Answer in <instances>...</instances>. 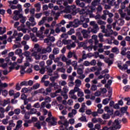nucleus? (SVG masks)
<instances>
[{"label":"nucleus","mask_w":130,"mask_h":130,"mask_svg":"<svg viewBox=\"0 0 130 130\" xmlns=\"http://www.w3.org/2000/svg\"><path fill=\"white\" fill-rule=\"evenodd\" d=\"M48 117L46 119V121L48 122V125L49 126H52L54 125H56L57 124V122H56V118L54 117H51L52 116V114L51 112H49L48 114Z\"/></svg>","instance_id":"obj_1"},{"label":"nucleus","mask_w":130,"mask_h":130,"mask_svg":"<svg viewBox=\"0 0 130 130\" xmlns=\"http://www.w3.org/2000/svg\"><path fill=\"white\" fill-rule=\"evenodd\" d=\"M89 25H90V26H92L93 28H88L89 30L91 31L92 34H96V33L98 32V30H99V26H98V24H97L95 21H91Z\"/></svg>","instance_id":"obj_2"},{"label":"nucleus","mask_w":130,"mask_h":130,"mask_svg":"<svg viewBox=\"0 0 130 130\" xmlns=\"http://www.w3.org/2000/svg\"><path fill=\"white\" fill-rule=\"evenodd\" d=\"M112 126H111V127H113V128L116 129H119L120 128H121V125L119 124V121H118V119H115L112 123Z\"/></svg>","instance_id":"obj_3"},{"label":"nucleus","mask_w":130,"mask_h":130,"mask_svg":"<svg viewBox=\"0 0 130 130\" xmlns=\"http://www.w3.org/2000/svg\"><path fill=\"white\" fill-rule=\"evenodd\" d=\"M51 90H52L51 87H49L47 88L46 89V91H45V90H44V88H41L39 89L40 93H42V94H43L44 96H46L48 95V93H50V92H51Z\"/></svg>","instance_id":"obj_4"},{"label":"nucleus","mask_w":130,"mask_h":130,"mask_svg":"<svg viewBox=\"0 0 130 130\" xmlns=\"http://www.w3.org/2000/svg\"><path fill=\"white\" fill-rule=\"evenodd\" d=\"M81 33H82V35L83 36V38L85 39H88L89 38V34L90 33H92L91 30L88 28V30L86 29H83L81 30Z\"/></svg>","instance_id":"obj_5"},{"label":"nucleus","mask_w":130,"mask_h":130,"mask_svg":"<svg viewBox=\"0 0 130 130\" xmlns=\"http://www.w3.org/2000/svg\"><path fill=\"white\" fill-rule=\"evenodd\" d=\"M70 124V123L68 120H65L64 121V123H63V125H60L59 129L60 130H66L67 127H69V125Z\"/></svg>","instance_id":"obj_6"},{"label":"nucleus","mask_w":130,"mask_h":130,"mask_svg":"<svg viewBox=\"0 0 130 130\" xmlns=\"http://www.w3.org/2000/svg\"><path fill=\"white\" fill-rule=\"evenodd\" d=\"M28 20L30 22H31V23H32L31 24V27H34V26H35V25H36V22H35V18H34V15H31V16Z\"/></svg>","instance_id":"obj_7"},{"label":"nucleus","mask_w":130,"mask_h":130,"mask_svg":"<svg viewBox=\"0 0 130 130\" xmlns=\"http://www.w3.org/2000/svg\"><path fill=\"white\" fill-rule=\"evenodd\" d=\"M73 23V27L74 28H77V27H79V25H81L82 24L79 19H75Z\"/></svg>","instance_id":"obj_8"},{"label":"nucleus","mask_w":130,"mask_h":130,"mask_svg":"<svg viewBox=\"0 0 130 130\" xmlns=\"http://www.w3.org/2000/svg\"><path fill=\"white\" fill-rule=\"evenodd\" d=\"M76 5L78 6V7H80V8H84L85 7V3L83 2H81L80 0H76L75 1Z\"/></svg>","instance_id":"obj_9"},{"label":"nucleus","mask_w":130,"mask_h":130,"mask_svg":"<svg viewBox=\"0 0 130 130\" xmlns=\"http://www.w3.org/2000/svg\"><path fill=\"white\" fill-rule=\"evenodd\" d=\"M111 97V95H110L109 96V98H106L104 100H103V104L104 105H106L107 104H108V103L109 101H110V98Z\"/></svg>","instance_id":"obj_10"},{"label":"nucleus","mask_w":130,"mask_h":130,"mask_svg":"<svg viewBox=\"0 0 130 130\" xmlns=\"http://www.w3.org/2000/svg\"><path fill=\"white\" fill-rule=\"evenodd\" d=\"M47 20V17H44L42 18V19L38 23L39 26H41V25H43L44 23H45V21Z\"/></svg>","instance_id":"obj_11"},{"label":"nucleus","mask_w":130,"mask_h":130,"mask_svg":"<svg viewBox=\"0 0 130 130\" xmlns=\"http://www.w3.org/2000/svg\"><path fill=\"white\" fill-rule=\"evenodd\" d=\"M78 120H81V121H82L83 122H88V120H87V118L86 117V116H84L83 115H82V116L78 119Z\"/></svg>","instance_id":"obj_12"},{"label":"nucleus","mask_w":130,"mask_h":130,"mask_svg":"<svg viewBox=\"0 0 130 130\" xmlns=\"http://www.w3.org/2000/svg\"><path fill=\"white\" fill-rule=\"evenodd\" d=\"M17 124L16 125V128H21L22 127V124L23 123V121L21 120H19L17 122Z\"/></svg>","instance_id":"obj_13"},{"label":"nucleus","mask_w":130,"mask_h":130,"mask_svg":"<svg viewBox=\"0 0 130 130\" xmlns=\"http://www.w3.org/2000/svg\"><path fill=\"white\" fill-rule=\"evenodd\" d=\"M39 87H40V84H39V83H36L30 88V90L31 91H32V90H36L38 89Z\"/></svg>","instance_id":"obj_14"},{"label":"nucleus","mask_w":130,"mask_h":130,"mask_svg":"<svg viewBox=\"0 0 130 130\" xmlns=\"http://www.w3.org/2000/svg\"><path fill=\"white\" fill-rule=\"evenodd\" d=\"M100 2H101V0H93L91 3V5L92 6H94L95 7V6H97V5H99V4L100 3Z\"/></svg>","instance_id":"obj_15"},{"label":"nucleus","mask_w":130,"mask_h":130,"mask_svg":"<svg viewBox=\"0 0 130 130\" xmlns=\"http://www.w3.org/2000/svg\"><path fill=\"white\" fill-rule=\"evenodd\" d=\"M53 53L55 55H56V54H58V53H59V49L58 48H54L53 49Z\"/></svg>","instance_id":"obj_16"},{"label":"nucleus","mask_w":130,"mask_h":130,"mask_svg":"<svg viewBox=\"0 0 130 130\" xmlns=\"http://www.w3.org/2000/svg\"><path fill=\"white\" fill-rule=\"evenodd\" d=\"M22 93H27V92H31V89H28L26 87H24L21 90Z\"/></svg>","instance_id":"obj_17"},{"label":"nucleus","mask_w":130,"mask_h":130,"mask_svg":"<svg viewBox=\"0 0 130 130\" xmlns=\"http://www.w3.org/2000/svg\"><path fill=\"white\" fill-rule=\"evenodd\" d=\"M2 29H3V28L2 27H0V35H3V34H5L6 32H7V29L6 27L3 28V30H2Z\"/></svg>","instance_id":"obj_18"},{"label":"nucleus","mask_w":130,"mask_h":130,"mask_svg":"<svg viewBox=\"0 0 130 130\" xmlns=\"http://www.w3.org/2000/svg\"><path fill=\"white\" fill-rule=\"evenodd\" d=\"M18 1L14 0L13 1H8V3L10 4V6H12V5H17L18 4Z\"/></svg>","instance_id":"obj_19"},{"label":"nucleus","mask_w":130,"mask_h":130,"mask_svg":"<svg viewBox=\"0 0 130 130\" xmlns=\"http://www.w3.org/2000/svg\"><path fill=\"white\" fill-rule=\"evenodd\" d=\"M127 108H128L127 106L121 108V112L122 113H125V111L127 110Z\"/></svg>","instance_id":"obj_20"},{"label":"nucleus","mask_w":130,"mask_h":130,"mask_svg":"<svg viewBox=\"0 0 130 130\" xmlns=\"http://www.w3.org/2000/svg\"><path fill=\"white\" fill-rule=\"evenodd\" d=\"M30 112H27L26 113H25L24 115V118L25 119H29V118H30Z\"/></svg>","instance_id":"obj_21"},{"label":"nucleus","mask_w":130,"mask_h":130,"mask_svg":"<svg viewBox=\"0 0 130 130\" xmlns=\"http://www.w3.org/2000/svg\"><path fill=\"white\" fill-rule=\"evenodd\" d=\"M75 33V29L74 28H71V29L68 31L67 34L68 35H72Z\"/></svg>","instance_id":"obj_22"},{"label":"nucleus","mask_w":130,"mask_h":130,"mask_svg":"<svg viewBox=\"0 0 130 130\" xmlns=\"http://www.w3.org/2000/svg\"><path fill=\"white\" fill-rule=\"evenodd\" d=\"M83 69L81 68H78L77 69V74L78 75H83Z\"/></svg>","instance_id":"obj_23"},{"label":"nucleus","mask_w":130,"mask_h":130,"mask_svg":"<svg viewBox=\"0 0 130 130\" xmlns=\"http://www.w3.org/2000/svg\"><path fill=\"white\" fill-rule=\"evenodd\" d=\"M103 119H109V118H110V116L107 114H105L103 115Z\"/></svg>","instance_id":"obj_24"},{"label":"nucleus","mask_w":130,"mask_h":130,"mask_svg":"<svg viewBox=\"0 0 130 130\" xmlns=\"http://www.w3.org/2000/svg\"><path fill=\"white\" fill-rule=\"evenodd\" d=\"M57 46L58 47H61L62 46V42H61V40H58L57 42Z\"/></svg>","instance_id":"obj_25"},{"label":"nucleus","mask_w":130,"mask_h":130,"mask_svg":"<svg viewBox=\"0 0 130 130\" xmlns=\"http://www.w3.org/2000/svg\"><path fill=\"white\" fill-rule=\"evenodd\" d=\"M126 48H124L123 50H122L121 52V54L122 55H126Z\"/></svg>","instance_id":"obj_26"},{"label":"nucleus","mask_w":130,"mask_h":130,"mask_svg":"<svg viewBox=\"0 0 130 130\" xmlns=\"http://www.w3.org/2000/svg\"><path fill=\"white\" fill-rule=\"evenodd\" d=\"M8 94H9V92H8V90L6 89L3 90L2 95H3L4 96L7 97Z\"/></svg>","instance_id":"obj_27"},{"label":"nucleus","mask_w":130,"mask_h":130,"mask_svg":"<svg viewBox=\"0 0 130 130\" xmlns=\"http://www.w3.org/2000/svg\"><path fill=\"white\" fill-rule=\"evenodd\" d=\"M15 89L17 91H20L21 90V85L19 83H16Z\"/></svg>","instance_id":"obj_28"},{"label":"nucleus","mask_w":130,"mask_h":130,"mask_svg":"<svg viewBox=\"0 0 130 130\" xmlns=\"http://www.w3.org/2000/svg\"><path fill=\"white\" fill-rule=\"evenodd\" d=\"M48 38L50 41H51L52 42H54V41H55V38L54 37H50V35H49L48 36Z\"/></svg>","instance_id":"obj_29"},{"label":"nucleus","mask_w":130,"mask_h":130,"mask_svg":"<svg viewBox=\"0 0 130 130\" xmlns=\"http://www.w3.org/2000/svg\"><path fill=\"white\" fill-rule=\"evenodd\" d=\"M9 96H14V95L15 94V91H14V90L13 89H11L9 90Z\"/></svg>","instance_id":"obj_30"},{"label":"nucleus","mask_w":130,"mask_h":130,"mask_svg":"<svg viewBox=\"0 0 130 130\" xmlns=\"http://www.w3.org/2000/svg\"><path fill=\"white\" fill-rule=\"evenodd\" d=\"M7 87H8V84L6 83L0 84V88L1 89L2 88H7Z\"/></svg>","instance_id":"obj_31"},{"label":"nucleus","mask_w":130,"mask_h":130,"mask_svg":"<svg viewBox=\"0 0 130 130\" xmlns=\"http://www.w3.org/2000/svg\"><path fill=\"white\" fill-rule=\"evenodd\" d=\"M98 24L99 25H106V22H105V21H103L101 20H99L98 21Z\"/></svg>","instance_id":"obj_32"},{"label":"nucleus","mask_w":130,"mask_h":130,"mask_svg":"<svg viewBox=\"0 0 130 130\" xmlns=\"http://www.w3.org/2000/svg\"><path fill=\"white\" fill-rule=\"evenodd\" d=\"M9 125L11 127H14L15 126V125H16V124H15L14 123V121L13 120H10L9 121Z\"/></svg>","instance_id":"obj_33"},{"label":"nucleus","mask_w":130,"mask_h":130,"mask_svg":"<svg viewBox=\"0 0 130 130\" xmlns=\"http://www.w3.org/2000/svg\"><path fill=\"white\" fill-rule=\"evenodd\" d=\"M71 27H74V23L73 22H69V24L66 26V28H71Z\"/></svg>","instance_id":"obj_34"},{"label":"nucleus","mask_w":130,"mask_h":130,"mask_svg":"<svg viewBox=\"0 0 130 130\" xmlns=\"http://www.w3.org/2000/svg\"><path fill=\"white\" fill-rule=\"evenodd\" d=\"M124 101H127L126 105H130V98H125L124 99Z\"/></svg>","instance_id":"obj_35"},{"label":"nucleus","mask_w":130,"mask_h":130,"mask_svg":"<svg viewBox=\"0 0 130 130\" xmlns=\"http://www.w3.org/2000/svg\"><path fill=\"white\" fill-rule=\"evenodd\" d=\"M74 53L73 52H72L71 51H70L68 53V58H72V57H73V55H74Z\"/></svg>","instance_id":"obj_36"},{"label":"nucleus","mask_w":130,"mask_h":130,"mask_svg":"<svg viewBox=\"0 0 130 130\" xmlns=\"http://www.w3.org/2000/svg\"><path fill=\"white\" fill-rule=\"evenodd\" d=\"M35 126H36V127H37L38 129H41V125L38 122H37L36 123Z\"/></svg>","instance_id":"obj_37"},{"label":"nucleus","mask_w":130,"mask_h":130,"mask_svg":"<svg viewBox=\"0 0 130 130\" xmlns=\"http://www.w3.org/2000/svg\"><path fill=\"white\" fill-rule=\"evenodd\" d=\"M14 113L18 115L19 113H21V110L20 109H16L14 110Z\"/></svg>","instance_id":"obj_38"},{"label":"nucleus","mask_w":130,"mask_h":130,"mask_svg":"<svg viewBox=\"0 0 130 130\" xmlns=\"http://www.w3.org/2000/svg\"><path fill=\"white\" fill-rule=\"evenodd\" d=\"M37 110L35 109H31L29 112L30 114H36Z\"/></svg>","instance_id":"obj_39"},{"label":"nucleus","mask_w":130,"mask_h":130,"mask_svg":"<svg viewBox=\"0 0 130 130\" xmlns=\"http://www.w3.org/2000/svg\"><path fill=\"white\" fill-rule=\"evenodd\" d=\"M27 99V95L25 93H22L21 95V99L22 100H25Z\"/></svg>","instance_id":"obj_40"},{"label":"nucleus","mask_w":130,"mask_h":130,"mask_svg":"<svg viewBox=\"0 0 130 130\" xmlns=\"http://www.w3.org/2000/svg\"><path fill=\"white\" fill-rule=\"evenodd\" d=\"M120 45H121V46H123V47L126 46V42H125V41H122L120 42Z\"/></svg>","instance_id":"obj_41"},{"label":"nucleus","mask_w":130,"mask_h":130,"mask_svg":"<svg viewBox=\"0 0 130 130\" xmlns=\"http://www.w3.org/2000/svg\"><path fill=\"white\" fill-rule=\"evenodd\" d=\"M22 49H17L15 51V53L16 54H20V53H22Z\"/></svg>","instance_id":"obj_42"},{"label":"nucleus","mask_w":130,"mask_h":130,"mask_svg":"<svg viewBox=\"0 0 130 130\" xmlns=\"http://www.w3.org/2000/svg\"><path fill=\"white\" fill-rule=\"evenodd\" d=\"M20 85L21 87H23V86H25L26 87L27 85V81H22L20 83Z\"/></svg>","instance_id":"obj_43"},{"label":"nucleus","mask_w":130,"mask_h":130,"mask_svg":"<svg viewBox=\"0 0 130 130\" xmlns=\"http://www.w3.org/2000/svg\"><path fill=\"white\" fill-rule=\"evenodd\" d=\"M90 90H92V91H96V90H97V86H96L95 85H92L91 86Z\"/></svg>","instance_id":"obj_44"},{"label":"nucleus","mask_w":130,"mask_h":130,"mask_svg":"<svg viewBox=\"0 0 130 130\" xmlns=\"http://www.w3.org/2000/svg\"><path fill=\"white\" fill-rule=\"evenodd\" d=\"M85 113L87 115H91V114H92V111L90 109H88L85 111Z\"/></svg>","instance_id":"obj_45"},{"label":"nucleus","mask_w":130,"mask_h":130,"mask_svg":"<svg viewBox=\"0 0 130 130\" xmlns=\"http://www.w3.org/2000/svg\"><path fill=\"white\" fill-rule=\"evenodd\" d=\"M23 39L24 40L28 41V40H29V39H30V37H29V35H25L23 37Z\"/></svg>","instance_id":"obj_46"},{"label":"nucleus","mask_w":130,"mask_h":130,"mask_svg":"<svg viewBox=\"0 0 130 130\" xmlns=\"http://www.w3.org/2000/svg\"><path fill=\"white\" fill-rule=\"evenodd\" d=\"M20 95H21V94L19 92L14 94V95H13L14 99H16L18 98V97H19Z\"/></svg>","instance_id":"obj_47"},{"label":"nucleus","mask_w":130,"mask_h":130,"mask_svg":"<svg viewBox=\"0 0 130 130\" xmlns=\"http://www.w3.org/2000/svg\"><path fill=\"white\" fill-rule=\"evenodd\" d=\"M57 84V83L55 82H52L49 84V87H51V88H52V87H54V88H55V86H56Z\"/></svg>","instance_id":"obj_48"},{"label":"nucleus","mask_w":130,"mask_h":130,"mask_svg":"<svg viewBox=\"0 0 130 130\" xmlns=\"http://www.w3.org/2000/svg\"><path fill=\"white\" fill-rule=\"evenodd\" d=\"M66 39H64L62 41V44H64V45H67L69 43V41H68Z\"/></svg>","instance_id":"obj_49"},{"label":"nucleus","mask_w":130,"mask_h":130,"mask_svg":"<svg viewBox=\"0 0 130 130\" xmlns=\"http://www.w3.org/2000/svg\"><path fill=\"white\" fill-rule=\"evenodd\" d=\"M90 66H96V60L93 59L90 62Z\"/></svg>","instance_id":"obj_50"},{"label":"nucleus","mask_w":130,"mask_h":130,"mask_svg":"<svg viewBox=\"0 0 130 130\" xmlns=\"http://www.w3.org/2000/svg\"><path fill=\"white\" fill-rule=\"evenodd\" d=\"M94 128H95L96 129H100V128H101V125L98 123L95 124L94 126Z\"/></svg>","instance_id":"obj_51"},{"label":"nucleus","mask_w":130,"mask_h":130,"mask_svg":"<svg viewBox=\"0 0 130 130\" xmlns=\"http://www.w3.org/2000/svg\"><path fill=\"white\" fill-rule=\"evenodd\" d=\"M105 62H106V63H108L109 67H110L111 64H113V61L111 60H109V61H105Z\"/></svg>","instance_id":"obj_52"},{"label":"nucleus","mask_w":130,"mask_h":130,"mask_svg":"<svg viewBox=\"0 0 130 130\" xmlns=\"http://www.w3.org/2000/svg\"><path fill=\"white\" fill-rule=\"evenodd\" d=\"M69 36H68V34H62L61 35V38H65V39H67Z\"/></svg>","instance_id":"obj_53"},{"label":"nucleus","mask_w":130,"mask_h":130,"mask_svg":"<svg viewBox=\"0 0 130 130\" xmlns=\"http://www.w3.org/2000/svg\"><path fill=\"white\" fill-rule=\"evenodd\" d=\"M77 95L78 97H83V96H84V92L82 91H78Z\"/></svg>","instance_id":"obj_54"},{"label":"nucleus","mask_w":130,"mask_h":130,"mask_svg":"<svg viewBox=\"0 0 130 130\" xmlns=\"http://www.w3.org/2000/svg\"><path fill=\"white\" fill-rule=\"evenodd\" d=\"M41 16H42V13H37L35 15V17L37 19H40V18H41Z\"/></svg>","instance_id":"obj_55"},{"label":"nucleus","mask_w":130,"mask_h":130,"mask_svg":"<svg viewBox=\"0 0 130 130\" xmlns=\"http://www.w3.org/2000/svg\"><path fill=\"white\" fill-rule=\"evenodd\" d=\"M33 85V81L29 80L27 82V86H32Z\"/></svg>","instance_id":"obj_56"},{"label":"nucleus","mask_w":130,"mask_h":130,"mask_svg":"<svg viewBox=\"0 0 130 130\" xmlns=\"http://www.w3.org/2000/svg\"><path fill=\"white\" fill-rule=\"evenodd\" d=\"M24 55L26 57H28V56H30V52L29 51H25L24 53Z\"/></svg>","instance_id":"obj_57"},{"label":"nucleus","mask_w":130,"mask_h":130,"mask_svg":"<svg viewBox=\"0 0 130 130\" xmlns=\"http://www.w3.org/2000/svg\"><path fill=\"white\" fill-rule=\"evenodd\" d=\"M83 64L85 67H89V66H90V62H89V61H85Z\"/></svg>","instance_id":"obj_58"},{"label":"nucleus","mask_w":130,"mask_h":130,"mask_svg":"<svg viewBox=\"0 0 130 130\" xmlns=\"http://www.w3.org/2000/svg\"><path fill=\"white\" fill-rule=\"evenodd\" d=\"M49 58H50V59L51 60H53V59H54V58H55L54 54H50L49 56Z\"/></svg>","instance_id":"obj_59"},{"label":"nucleus","mask_w":130,"mask_h":130,"mask_svg":"<svg viewBox=\"0 0 130 130\" xmlns=\"http://www.w3.org/2000/svg\"><path fill=\"white\" fill-rule=\"evenodd\" d=\"M80 21L81 23H83V22H85V20H86V18L84 16H81L80 18Z\"/></svg>","instance_id":"obj_60"},{"label":"nucleus","mask_w":130,"mask_h":130,"mask_svg":"<svg viewBox=\"0 0 130 130\" xmlns=\"http://www.w3.org/2000/svg\"><path fill=\"white\" fill-rule=\"evenodd\" d=\"M69 123L70 124H74L75 123V119L71 118L69 119Z\"/></svg>","instance_id":"obj_61"},{"label":"nucleus","mask_w":130,"mask_h":130,"mask_svg":"<svg viewBox=\"0 0 130 130\" xmlns=\"http://www.w3.org/2000/svg\"><path fill=\"white\" fill-rule=\"evenodd\" d=\"M74 107L75 109H79V108H80V104L79 103L76 104Z\"/></svg>","instance_id":"obj_62"},{"label":"nucleus","mask_w":130,"mask_h":130,"mask_svg":"<svg viewBox=\"0 0 130 130\" xmlns=\"http://www.w3.org/2000/svg\"><path fill=\"white\" fill-rule=\"evenodd\" d=\"M121 70H127V65L126 64H124L123 67H121Z\"/></svg>","instance_id":"obj_63"},{"label":"nucleus","mask_w":130,"mask_h":130,"mask_svg":"<svg viewBox=\"0 0 130 130\" xmlns=\"http://www.w3.org/2000/svg\"><path fill=\"white\" fill-rule=\"evenodd\" d=\"M113 107L114 109H119L120 108L119 105H118V104H115V105H114Z\"/></svg>","instance_id":"obj_64"}]
</instances>
